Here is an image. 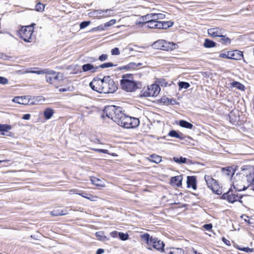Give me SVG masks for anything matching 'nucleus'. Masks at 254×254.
<instances>
[{
  "label": "nucleus",
  "mask_w": 254,
  "mask_h": 254,
  "mask_svg": "<svg viewBox=\"0 0 254 254\" xmlns=\"http://www.w3.org/2000/svg\"><path fill=\"white\" fill-rule=\"evenodd\" d=\"M163 252H165V254H175V248H173L172 251H170L169 252L164 251Z\"/></svg>",
  "instance_id": "obj_63"
},
{
  "label": "nucleus",
  "mask_w": 254,
  "mask_h": 254,
  "mask_svg": "<svg viewBox=\"0 0 254 254\" xmlns=\"http://www.w3.org/2000/svg\"><path fill=\"white\" fill-rule=\"evenodd\" d=\"M174 161L178 163H186L187 162V159L186 158L180 157H174Z\"/></svg>",
  "instance_id": "obj_41"
},
{
  "label": "nucleus",
  "mask_w": 254,
  "mask_h": 254,
  "mask_svg": "<svg viewBox=\"0 0 254 254\" xmlns=\"http://www.w3.org/2000/svg\"><path fill=\"white\" fill-rule=\"evenodd\" d=\"M35 23H32L27 26H19V29L16 32L17 36L25 42L31 43L35 40L34 35Z\"/></svg>",
  "instance_id": "obj_1"
},
{
  "label": "nucleus",
  "mask_w": 254,
  "mask_h": 254,
  "mask_svg": "<svg viewBox=\"0 0 254 254\" xmlns=\"http://www.w3.org/2000/svg\"><path fill=\"white\" fill-rule=\"evenodd\" d=\"M221 172L224 175L228 177L233 176L235 173V171L232 167L223 168L221 170Z\"/></svg>",
  "instance_id": "obj_25"
},
{
  "label": "nucleus",
  "mask_w": 254,
  "mask_h": 254,
  "mask_svg": "<svg viewBox=\"0 0 254 254\" xmlns=\"http://www.w3.org/2000/svg\"><path fill=\"white\" fill-rule=\"evenodd\" d=\"M122 88L127 92H133L138 88L136 82L133 80L132 74H125L120 81Z\"/></svg>",
  "instance_id": "obj_3"
},
{
  "label": "nucleus",
  "mask_w": 254,
  "mask_h": 254,
  "mask_svg": "<svg viewBox=\"0 0 254 254\" xmlns=\"http://www.w3.org/2000/svg\"><path fill=\"white\" fill-rule=\"evenodd\" d=\"M243 57V52L239 50L229 51V59L240 60Z\"/></svg>",
  "instance_id": "obj_22"
},
{
  "label": "nucleus",
  "mask_w": 254,
  "mask_h": 254,
  "mask_svg": "<svg viewBox=\"0 0 254 254\" xmlns=\"http://www.w3.org/2000/svg\"><path fill=\"white\" fill-rule=\"evenodd\" d=\"M116 66V65L112 63H106L101 64L98 67L101 68H109V67H113V66Z\"/></svg>",
  "instance_id": "obj_39"
},
{
  "label": "nucleus",
  "mask_w": 254,
  "mask_h": 254,
  "mask_svg": "<svg viewBox=\"0 0 254 254\" xmlns=\"http://www.w3.org/2000/svg\"><path fill=\"white\" fill-rule=\"evenodd\" d=\"M223 30L220 27H214L209 28L207 30L208 34L211 37L215 38L216 37H220L222 34Z\"/></svg>",
  "instance_id": "obj_18"
},
{
  "label": "nucleus",
  "mask_w": 254,
  "mask_h": 254,
  "mask_svg": "<svg viewBox=\"0 0 254 254\" xmlns=\"http://www.w3.org/2000/svg\"><path fill=\"white\" fill-rule=\"evenodd\" d=\"M54 110L51 108H46L44 111V116L45 119L49 120L51 119L54 114Z\"/></svg>",
  "instance_id": "obj_29"
},
{
  "label": "nucleus",
  "mask_w": 254,
  "mask_h": 254,
  "mask_svg": "<svg viewBox=\"0 0 254 254\" xmlns=\"http://www.w3.org/2000/svg\"><path fill=\"white\" fill-rule=\"evenodd\" d=\"M79 195L82 196L83 197L85 198L90 201H97L99 198V197L97 195H93L90 193L86 192H82L78 193Z\"/></svg>",
  "instance_id": "obj_26"
},
{
  "label": "nucleus",
  "mask_w": 254,
  "mask_h": 254,
  "mask_svg": "<svg viewBox=\"0 0 254 254\" xmlns=\"http://www.w3.org/2000/svg\"><path fill=\"white\" fill-rule=\"evenodd\" d=\"M140 238L146 242L148 246L159 252H162L164 251L165 244L163 241L158 239V238L150 236L148 233L141 235Z\"/></svg>",
  "instance_id": "obj_4"
},
{
  "label": "nucleus",
  "mask_w": 254,
  "mask_h": 254,
  "mask_svg": "<svg viewBox=\"0 0 254 254\" xmlns=\"http://www.w3.org/2000/svg\"><path fill=\"white\" fill-rule=\"evenodd\" d=\"M160 103L163 104L165 105H175L177 102L174 98H169L166 96L162 97L159 100Z\"/></svg>",
  "instance_id": "obj_23"
},
{
  "label": "nucleus",
  "mask_w": 254,
  "mask_h": 254,
  "mask_svg": "<svg viewBox=\"0 0 254 254\" xmlns=\"http://www.w3.org/2000/svg\"><path fill=\"white\" fill-rule=\"evenodd\" d=\"M70 89L69 87H66L65 88H61L59 90V91L60 92H66V91H70Z\"/></svg>",
  "instance_id": "obj_60"
},
{
  "label": "nucleus",
  "mask_w": 254,
  "mask_h": 254,
  "mask_svg": "<svg viewBox=\"0 0 254 254\" xmlns=\"http://www.w3.org/2000/svg\"><path fill=\"white\" fill-rule=\"evenodd\" d=\"M116 22V20L115 19H112L110 20L109 21L104 23L105 27L106 28L111 26L114 24H115Z\"/></svg>",
  "instance_id": "obj_48"
},
{
  "label": "nucleus",
  "mask_w": 254,
  "mask_h": 254,
  "mask_svg": "<svg viewBox=\"0 0 254 254\" xmlns=\"http://www.w3.org/2000/svg\"><path fill=\"white\" fill-rule=\"evenodd\" d=\"M8 79L2 76H0V84H6L8 83Z\"/></svg>",
  "instance_id": "obj_55"
},
{
  "label": "nucleus",
  "mask_w": 254,
  "mask_h": 254,
  "mask_svg": "<svg viewBox=\"0 0 254 254\" xmlns=\"http://www.w3.org/2000/svg\"><path fill=\"white\" fill-rule=\"evenodd\" d=\"M98 68V66L94 67L93 65L90 64H87L82 65V69L84 72L92 70L93 69H94L93 71L94 72Z\"/></svg>",
  "instance_id": "obj_35"
},
{
  "label": "nucleus",
  "mask_w": 254,
  "mask_h": 254,
  "mask_svg": "<svg viewBox=\"0 0 254 254\" xmlns=\"http://www.w3.org/2000/svg\"><path fill=\"white\" fill-rule=\"evenodd\" d=\"M36 69H38V68H36ZM46 69H44V70L37 69V70L32 71V72L36 73L37 74H45V73H46Z\"/></svg>",
  "instance_id": "obj_53"
},
{
  "label": "nucleus",
  "mask_w": 254,
  "mask_h": 254,
  "mask_svg": "<svg viewBox=\"0 0 254 254\" xmlns=\"http://www.w3.org/2000/svg\"><path fill=\"white\" fill-rule=\"evenodd\" d=\"M13 102L22 105H27L30 101V98L28 96H16L12 100Z\"/></svg>",
  "instance_id": "obj_20"
},
{
  "label": "nucleus",
  "mask_w": 254,
  "mask_h": 254,
  "mask_svg": "<svg viewBox=\"0 0 254 254\" xmlns=\"http://www.w3.org/2000/svg\"><path fill=\"white\" fill-rule=\"evenodd\" d=\"M11 128L12 126L10 125L0 124V132H1V134L2 135H5L4 132H7Z\"/></svg>",
  "instance_id": "obj_30"
},
{
  "label": "nucleus",
  "mask_w": 254,
  "mask_h": 254,
  "mask_svg": "<svg viewBox=\"0 0 254 254\" xmlns=\"http://www.w3.org/2000/svg\"><path fill=\"white\" fill-rule=\"evenodd\" d=\"M110 235L114 238H116L119 237V232L117 231H114L110 233Z\"/></svg>",
  "instance_id": "obj_54"
},
{
  "label": "nucleus",
  "mask_w": 254,
  "mask_h": 254,
  "mask_svg": "<svg viewBox=\"0 0 254 254\" xmlns=\"http://www.w3.org/2000/svg\"><path fill=\"white\" fill-rule=\"evenodd\" d=\"M103 86V93H113L117 89V86L114 80L109 77L104 78Z\"/></svg>",
  "instance_id": "obj_12"
},
{
  "label": "nucleus",
  "mask_w": 254,
  "mask_h": 254,
  "mask_svg": "<svg viewBox=\"0 0 254 254\" xmlns=\"http://www.w3.org/2000/svg\"><path fill=\"white\" fill-rule=\"evenodd\" d=\"M92 183L96 186L99 189H100L102 188H104L105 185L104 183H102V181L96 177H93L91 179Z\"/></svg>",
  "instance_id": "obj_28"
},
{
  "label": "nucleus",
  "mask_w": 254,
  "mask_h": 254,
  "mask_svg": "<svg viewBox=\"0 0 254 254\" xmlns=\"http://www.w3.org/2000/svg\"><path fill=\"white\" fill-rule=\"evenodd\" d=\"M96 29L101 30H104L106 28L105 27L104 24L103 25H100L96 28Z\"/></svg>",
  "instance_id": "obj_64"
},
{
  "label": "nucleus",
  "mask_w": 254,
  "mask_h": 254,
  "mask_svg": "<svg viewBox=\"0 0 254 254\" xmlns=\"http://www.w3.org/2000/svg\"><path fill=\"white\" fill-rule=\"evenodd\" d=\"M243 172L248 182L254 186V166H247L243 169Z\"/></svg>",
  "instance_id": "obj_14"
},
{
  "label": "nucleus",
  "mask_w": 254,
  "mask_h": 254,
  "mask_svg": "<svg viewBox=\"0 0 254 254\" xmlns=\"http://www.w3.org/2000/svg\"><path fill=\"white\" fill-rule=\"evenodd\" d=\"M234 116V114L232 112H231L229 114V118L230 120V121L233 123L234 124L236 122H237V120L236 119H233V116Z\"/></svg>",
  "instance_id": "obj_59"
},
{
  "label": "nucleus",
  "mask_w": 254,
  "mask_h": 254,
  "mask_svg": "<svg viewBox=\"0 0 254 254\" xmlns=\"http://www.w3.org/2000/svg\"><path fill=\"white\" fill-rule=\"evenodd\" d=\"M95 235L97 238V239L99 241H107L109 240V238L104 235L102 232H97L96 233Z\"/></svg>",
  "instance_id": "obj_37"
},
{
  "label": "nucleus",
  "mask_w": 254,
  "mask_h": 254,
  "mask_svg": "<svg viewBox=\"0 0 254 254\" xmlns=\"http://www.w3.org/2000/svg\"><path fill=\"white\" fill-rule=\"evenodd\" d=\"M179 125L181 127L188 129H192L193 127L192 124L185 120H180Z\"/></svg>",
  "instance_id": "obj_32"
},
{
  "label": "nucleus",
  "mask_w": 254,
  "mask_h": 254,
  "mask_svg": "<svg viewBox=\"0 0 254 254\" xmlns=\"http://www.w3.org/2000/svg\"><path fill=\"white\" fill-rule=\"evenodd\" d=\"M141 63H135L133 62L129 63L127 65L121 66L118 67L119 70H124L125 71H132L138 69L141 66Z\"/></svg>",
  "instance_id": "obj_16"
},
{
  "label": "nucleus",
  "mask_w": 254,
  "mask_h": 254,
  "mask_svg": "<svg viewBox=\"0 0 254 254\" xmlns=\"http://www.w3.org/2000/svg\"><path fill=\"white\" fill-rule=\"evenodd\" d=\"M188 254H201L199 253H198L194 248H190L189 251L188 253Z\"/></svg>",
  "instance_id": "obj_56"
},
{
  "label": "nucleus",
  "mask_w": 254,
  "mask_h": 254,
  "mask_svg": "<svg viewBox=\"0 0 254 254\" xmlns=\"http://www.w3.org/2000/svg\"><path fill=\"white\" fill-rule=\"evenodd\" d=\"M184 250L181 248H175L174 254H184Z\"/></svg>",
  "instance_id": "obj_57"
},
{
  "label": "nucleus",
  "mask_w": 254,
  "mask_h": 254,
  "mask_svg": "<svg viewBox=\"0 0 254 254\" xmlns=\"http://www.w3.org/2000/svg\"><path fill=\"white\" fill-rule=\"evenodd\" d=\"M230 88H236L241 91H244L245 89V87L243 84L236 81H233L230 83Z\"/></svg>",
  "instance_id": "obj_27"
},
{
  "label": "nucleus",
  "mask_w": 254,
  "mask_h": 254,
  "mask_svg": "<svg viewBox=\"0 0 254 254\" xmlns=\"http://www.w3.org/2000/svg\"><path fill=\"white\" fill-rule=\"evenodd\" d=\"M222 241L226 245H227L228 246H230L231 245L230 241L229 240H227L225 237L222 238Z\"/></svg>",
  "instance_id": "obj_58"
},
{
  "label": "nucleus",
  "mask_w": 254,
  "mask_h": 254,
  "mask_svg": "<svg viewBox=\"0 0 254 254\" xmlns=\"http://www.w3.org/2000/svg\"><path fill=\"white\" fill-rule=\"evenodd\" d=\"M220 40L219 42H220L223 45H229L231 43V40L229 37H227L226 35H221L220 37Z\"/></svg>",
  "instance_id": "obj_36"
},
{
  "label": "nucleus",
  "mask_w": 254,
  "mask_h": 254,
  "mask_svg": "<svg viewBox=\"0 0 254 254\" xmlns=\"http://www.w3.org/2000/svg\"><path fill=\"white\" fill-rule=\"evenodd\" d=\"M155 19L157 21H160V19H163L165 18V15L162 13H154Z\"/></svg>",
  "instance_id": "obj_45"
},
{
  "label": "nucleus",
  "mask_w": 254,
  "mask_h": 254,
  "mask_svg": "<svg viewBox=\"0 0 254 254\" xmlns=\"http://www.w3.org/2000/svg\"><path fill=\"white\" fill-rule=\"evenodd\" d=\"M67 213L66 210H54L50 212V214L53 216H58L66 215Z\"/></svg>",
  "instance_id": "obj_31"
},
{
  "label": "nucleus",
  "mask_w": 254,
  "mask_h": 254,
  "mask_svg": "<svg viewBox=\"0 0 254 254\" xmlns=\"http://www.w3.org/2000/svg\"><path fill=\"white\" fill-rule=\"evenodd\" d=\"M169 135L176 138H179L180 137L178 133L174 130H171L169 133Z\"/></svg>",
  "instance_id": "obj_47"
},
{
  "label": "nucleus",
  "mask_w": 254,
  "mask_h": 254,
  "mask_svg": "<svg viewBox=\"0 0 254 254\" xmlns=\"http://www.w3.org/2000/svg\"><path fill=\"white\" fill-rule=\"evenodd\" d=\"M179 86L180 88L187 89L190 86V85L188 82L181 81L179 83Z\"/></svg>",
  "instance_id": "obj_42"
},
{
  "label": "nucleus",
  "mask_w": 254,
  "mask_h": 254,
  "mask_svg": "<svg viewBox=\"0 0 254 254\" xmlns=\"http://www.w3.org/2000/svg\"><path fill=\"white\" fill-rule=\"evenodd\" d=\"M119 237L122 241H126L128 239L129 236L127 233L119 232Z\"/></svg>",
  "instance_id": "obj_40"
},
{
  "label": "nucleus",
  "mask_w": 254,
  "mask_h": 254,
  "mask_svg": "<svg viewBox=\"0 0 254 254\" xmlns=\"http://www.w3.org/2000/svg\"><path fill=\"white\" fill-rule=\"evenodd\" d=\"M147 160L150 162L158 164L162 161V157L156 154H153L147 158Z\"/></svg>",
  "instance_id": "obj_24"
},
{
  "label": "nucleus",
  "mask_w": 254,
  "mask_h": 254,
  "mask_svg": "<svg viewBox=\"0 0 254 254\" xmlns=\"http://www.w3.org/2000/svg\"><path fill=\"white\" fill-rule=\"evenodd\" d=\"M153 46L155 49L166 51H173L178 47L176 43L164 39L158 40L153 43Z\"/></svg>",
  "instance_id": "obj_8"
},
{
  "label": "nucleus",
  "mask_w": 254,
  "mask_h": 254,
  "mask_svg": "<svg viewBox=\"0 0 254 254\" xmlns=\"http://www.w3.org/2000/svg\"><path fill=\"white\" fill-rule=\"evenodd\" d=\"M112 55H119L120 54V50L118 48H114L111 50Z\"/></svg>",
  "instance_id": "obj_52"
},
{
  "label": "nucleus",
  "mask_w": 254,
  "mask_h": 254,
  "mask_svg": "<svg viewBox=\"0 0 254 254\" xmlns=\"http://www.w3.org/2000/svg\"><path fill=\"white\" fill-rule=\"evenodd\" d=\"M139 123L137 118L127 116L122 112L116 123L125 128H131L138 126Z\"/></svg>",
  "instance_id": "obj_2"
},
{
  "label": "nucleus",
  "mask_w": 254,
  "mask_h": 254,
  "mask_svg": "<svg viewBox=\"0 0 254 254\" xmlns=\"http://www.w3.org/2000/svg\"><path fill=\"white\" fill-rule=\"evenodd\" d=\"M108 58L107 54H102L99 57L98 60L101 62H103L107 60Z\"/></svg>",
  "instance_id": "obj_50"
},
{
  "label": "nucleus",
  "mask_w": 254,
  "mask_h": 254,
  "mask_svg": "<svg viewBox=\"0 0 254 254\" xmlns=\"http://www.w3.org/2000/svg\"><path fill=\"white\" fill-rule=\"evenodd\" d=\"M104 78H94L90 83L89 85L91 89L97 92L103 93Z\"/></svg>",
  "instance_id": "obj_13"
},
{
  "label": "nucleus",
  "mask_w": 254,
  "mask_h": 254,
  "mask_svg": "<svg viewBox=\"0 0 254 254\" xmlns=\"http://www.w3.org/2000/svg\"><path fill=\"white\" fill-rule=\"evenodd\" d=\"M173 23L171 21H157L153 19L144 27L145 28L164 29H166L172 26Z\"/></svg>",
  "instance_id": "obj_10"
},
{
  "label": "nucleus",
  "mask_w": 254,
  "mask_h": 254,
  "mask_svg": "<svg viewBox=\"0 0 254 254\" xmlns=\"http://www.w3.org/2000/svg\"><path fill=\"white\" fill-rule=\"evenodd\" d=\"M202 227L205 230L210 231L212 229V228L213 227V226H212V224L211 223H209V224H204V225H203Z\"/></svg>",
  "instance_id": "obj_51"
},
{
  "label": "nucleus",
  "mask_w": 254,
  "mask_h": 254,
  "mask_svg": "<svg viewBox=\"0 0 254 254\" xmlns=\"http://www.w3.org/2000/svg\"><path fill=\"white\" fill-rule=\"evenodd\" d=\"M234 247L238 250L243 251L248 253L253 252L254 250L253 248H250L249 247H242L237 244H235Z\"/></svg>",
  "instance_id": "obj_33"
},
{
  "label": "nucleus",
  "mask_w": 254,
  "mask_h": 254,
  "mask_svg": "<svg viewBox=\"0 0 254 254\" xmlns=\"http://www.w3.org/2000/svg\"><path fill=\"white\" fill-rule=\"evenodd\" d=\"M182 175H179L175 177H172L170 179V184L172 186H176L178 188H182Z\"/></svg>",
  "instance_id": "obj_17"
},
{
  "label": "nucleus",
  "mask_w": 254,
  "mask_h": 254,
  "mask_svg": "<svg viewBox=\"0 0 254 254\" xmlns=\"http://www.w3.org/2000/svg\"><path fill=\"white\" fill-rule=\"evenodd\" d=\"M45 9V5L41 2H39L36 4L35 7V10L37 11L42 12L44 11Z\"/></svg>",
  "instance_id": "obj_38"
},
{
  "label": "nucleus",
  "mask_w": 254,
  "mask_h": 254,
  "mask_svg": "<svg viewBox=\"0 0 254 254\" xmlns=\"http://www.w3.org/2000/svg\"><path fill=\"white\" fill-rule=\"evenodd\" d=\"M31 115L29 114H26L23 116L22 119L28 120H29L30 118Z\"/></svg>",
  "instance_id": "obj_61"
},
{
  "label": "nucleus",
  "mask_w": 254,
  "mask_h": 254,
  "mask_svg": "<svg viewBox=\"0 0 254 254\" xmlns=\"http://www.w3.org/2000/svg\"><path fill=\"white\" fill-rule=\"evenodd\" d=\"M158 82L159 85H161L162 86L166 87L170 85L169 84H168V83L166 81L165 79H159Z\"/></svg>",
  "instance_id": "obj_43"
},
{
  "label": "nucleus",
  "mask_w": 254,
  "mask_h": 254,
  "mask_svg": "<svg viewBox=\"0 0 254 254\" xmlns=\"http://www.w3.org/2000/svg\"><path fill=\"white\" fill-rule=\"evenodd\" d=\"M104 253V250L103 249H99L96 251V254H102Z\"/></svg>",
  "instance_id": "obj_62"
},
{
  "label": "nucleus",
  "mask_w": 254,
  "mask_h": 254,
  "mask_svg": "<svg viewBox=\"0 0 254 254\" xmlns=\"http://www.w3.org/2000/svg\"><path fill=\"white\" fill-rule=\"evenodd\" d=\"M91 150H94L96 152L103 153L105 154H108V150L107 149H96V148H90Z\"/></svg>",
  "instance_id": "obj_49"
},
{
  "label": "nucleus",
  "mask_w": 254,
  "mask_h": 254,
  "mask_svg": "<svg viewBox=\"0 0 254 254\" xmlns=\"http://www.w3.org/2000/svg\"><path fill=\"white\" fill-rule=\"evenodd\" d=\"M219 57L221 58L229 59V51L221 52Z\"/></svg>",
  "instance_id": "obj_44"
},
{
  "label": "nucleus",
  "mask_w": 254,
  "mask_h": 254,
  "mask_svg": "<svg viewBox=\"0 0 254 254\" xmlns=\"http://www.w3.org/2000/svg\"><path fill=\"white\" fill-rule=\"evenodd\" d=\"M160 91L159 85L157 84H153L144 88L141 91V95L143 97H154L157 96Z\"/></svg>",
  "instance_id": "obj_9"
},
{
  "label": "nucleus",
  "mask_w": 254,
  "mask_h": 254,
  "mask_svg": "<svg viewBox=\"0 0 254 254\" xmlns=\"http://www.w3.org/2000/svg\"><path fill=\"white\" fill-rule=\"evenodd\" d=\"M155 18L154 13L147 14L142 17V21L136 22L135 24L137 27L144 28L151 20L155 19Z\"/></svg>",
  "instance_id": "obj_15"
},
{
  "label": "nucleus",
  "mask_w": 254,
  "mask_h": 254,
  "mask_svg": "<svg viewBox=\"0 0 254 254\" xmlns=\"http://www.w3.org/2000/svg\"><path fill=\"white\" fill-rule=\"evenodd\" d=\"M232 189L235 190L237 192L244 190L246 189V187L243 185V182L241 180H236L233 183Z\"/></svg>",
  "instance_id": "obj_21"
},
{
  "label": "nucleus",
  "mask_w": 254,
  "mask_h": 254,
  "mask_svg": "<svg viewBox=\"0 0 254 254\" xmlns=\"http://www.w3.org/2000/svg\"><path fill=\"white\" fill-rule=\"evenodd\" d=\"M91 23L90 21H83L80 24V28L81 29H84L88 26Z\"/></svg>",
  "instance_id": "obj_46"
},
{
  "label": "nucleus",
  "mask_w": 254,
  "mask_h": 254,
  "mask_svg": "<svg viewBox=\"0 0 254 254\" xmlns=\"http://www.w3.org/2000/svg\"><path fill=\"white\" fill-rule=\"evenodd\" d=\"M122 111L121 108L115 106H108L106 107L103 110L102 117H108L112 119L115 122L117 123Z\"/></svg>",
  "instance_id": "obj_5"
},
{
  "label": "nucleus",
  "mask_w": 254,
  "mask_h": 254,
  "mask_svg": "<svg viewBox=\"0 0 254 254\" xmlns=\"http://www.w3.org/2000/svg\"><path fill=\"white\" fill-rule=\"evenodd\" d=\"M187 187L188 188H192L193 190L197 189V181L196 177L195 176H191L187 177Z\"/></svg>",
  "instance_id": "obj_19"
},
{
  "label": "nucleus",
  "mask_w": 254,
  "mask_h": 254,
  "mask_svg": "<svg viewBox=\"0 0 254 254\" xmlns=\"http://www.w3.org/2000/svg\"><path fill=\"white\" fill-rule=\"evenodd\" d=\"M45 74H46V81L50 84L54 85L56 88L58 87L60 81L59 77V72H57L53 70L46 69Z\"/></svg>",
  "instance_id": "obj_11"
},
{
  "label": "nucleus",
  "mask_w": 254,
  "mask_h": 254,
  "mask_svg": "<svg viewBox=\"0 0 254 254\" xmlns=\"http://www.w3.org/2000/svg\"><path fill=\"white\" fill-rule=\"evenodd\" d=\"M243 195L240 194L235 190L230 188L229 190L224 193L221 196V199L227 200L229 203H234L236 202H242L241 199Z\"/></svg>",
  "instance_id": "obj_6"
},
{
  "label": "nucleus",
  "mask_w": 254,
  "mask_h": 254,
  "mask_svg": "<svg viewBox=\"0 0 254 254\" xmlns=\"http://www.w3.org/2000/svg\"><path fill=\"white\" fill-rule=\"evenodd\" d=\"M204 179L207 187L218 195L222 194V187L220 186L218 181L212 178L210 175H205Z\"/></svg>",
  "instance_id": "obj_7"
},
{
  "label": "nucleus",
  "mask_w": 254,
  "mask_h": 254,
  "mask_svg": "<svg viewBox=\"0 0 254 254\" xmlns=\"http://www.w3.org/2000/svg\"><path fill=\"white\" fill-rule=\"evenodd\" d=\"M216 45V44L215 42L209 39H205L203 44L204 47L206 48L215 47Z\"/></svg>",
  "instance_id": "obj_34"
}]
</instances>
